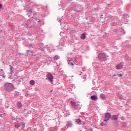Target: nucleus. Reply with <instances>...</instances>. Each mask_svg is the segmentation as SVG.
<instances>
[{
  "instance_id": "f704fd0d",
  "label": "nucleus",
  "mask_w": 131,
  "mask_h": 131,
  "mask_svg": "<svg viewBox=\"0 0 131 131\" xmlns=\"http://www.w3.org/2000/svg\"><path fill=\"white\" fill-rule=\"evenodd\" d=\"M1 117L3 118V115H0Z\"/></svg>"
},
{
  "instance_id": "5701e85b",
  "label": "nucleus",
  "mask_w": 131,
  "mask_h": 131,
  "mask_svg": "<svg viewBox=\"0 0 131 131\" xmlns=\"http://www.w3.org/2000/svg\"><path fill=\"white\" fill-rule=\"evenodd\" d=\"M67 60L69 62V61H71L72 60V58H70V57H68Z\"/></svg>"
},
{
  "instance_id": "2f4dec72",
  "label": "nucleus",
  "mask_w": 131,
  "mask_h": 131,
  "mask_svg": "<svg viewBox=\"0 0 131 131\" xmlns=\"http://www.w3.org/2000/svg\"><path fill=\"white\" fill-rule=\"evenodd\" d=\"M123 34H125V31H123Z\"/></svg>"
},
{
  "instance_id": "aec40b11",
  "label": "nucleus",
  "mask_w": 131,
  "mask_h": 131,
  "mask_svg": "<svg viewBox=\"0 0 131 131\" xmlns=\"http://www.w3.org/2000/svg\"><path fill=\"white\" fill-rule=\"evenodd\" d=\"M69 64L70 65H72V66H73V65H74V64L73 63V60H72L71 61H69Z\"/></svg>"
},
{
  "instance_id": "a211bd4d",
  "label": "nucleus",
  "mask_w": 131,
  "mask_h": 131,
  "mask_svg": "<svg viewBox=\"0 0 131 131\" xmlns=\"http://www.w3.org/2000/svg\"><path fill=\"white\" fill-rule=\"evenodd\" d=\"M5 74V72H4L3 69H0V76H2V75H4Z\"/></svg>"
},
{
  "instance_id": "1a4fd4ad",
  "label": "nucleus",
  "mask_w": 131,
  "mask_h": 131,
  "mask_svg": "<svg viewBox=\"0 0 131 131\" xmlns=\"http://www.w3.org/2000/svg\"><path fill=\"white\" fill-rule=\"evenodd\" d=\"M16 106L18 109H20L22 107V103L21 102H18L16 104Z\"/></svg>"
},
{
  "instance_id": "cd10ccee",
  "label": "nucleus",
  "mask_w": 131,
  "mask_h": 131,
  "mask_svg": "<svg viewBox=\"0 0 131 131\" xmlns=\"http://www.w3.org/2000/svg\"><path fill=\"white\" fill-rule=\"evenodd\" d=\"M2 77H3V78H5L6 77V75H5V74H4L3 75H2Z\"/></svg>"
},
{
  "instance_id": "f03ea898",
  "label": "nucleus",
  "mask_w": 131,
  "mask_h": 131,
  "mask_svg": "<svg viewBox=\"0 0 131 131\" xmlns=\"http://www.w3.org/2000/svg\"><path fill=\"white\" fill-rule=\"evenodd\" d=\"M111 118V114L109 113H106L105 116L102 118V119L104 122H108V120Z\"/></svg>"
},
{
  "instance_id": "20e7f679",
  "label": "nucleus",
  "mask_w": 131,
  "mask_h": 131,
  "mask_svg": "<svg viewBox=\"0 0 131 131\" xmlns=\"http://www.w3.org/2000/svg\"><path fill=\"white\" fill-rule=\"evenodd\" d=\"M46 79H48L50 81V82H52L53 83V80L54 79V76H53V75H52L51 73H48L46 75Z\"/></svg>"
},
{
  "instance_id": "4be33fe9",
  "label": "nucleus",
  "mask_w": 131,
  "mask_h": 131,
  "mask_svg": "<svg viewBox=\"0 0 131 131\" xmlns=\"http://www.w3.org/2000/svg\"><path fill=\"white\" fill-rule=\"evenodd\" d=\"M28 12V14H31L32 13V9H30L29 11H27Z\"/></svg>"
},
{
  "instance_id": "c9c22d12",
  "label": "nucleus",
  "mask_w": 131,
  "mask_h": 131,
  "mask_svg": "<svg viewBox=\"0 0 131 131\" xmlns=\"http://www.w3.org/2000/svg\"><path fill=\"white\" fill-rule=\"evenodd\" d=\"M59 22L60 23H61V20H59Z\"/></svg>"
},
{
  "instance_id": "9d476101",
  "label": "nucleus",
  "mask_w": 131,
  "mask_h": 131,
  "mask_svg": "<svg viewBox=\"0 0 131 131\" xmlns=\"http://www.w3.org/2000/svg\"><path fill=\"white\" fill-rule=\"evenodd\" d=\"M123 67V65L122 64V63H119L117 66V69H121V68H122Z\"/></svg>"
},
{
  "instance_id": "72a5a7b5",
  "label": "nucleus",
  "mask_w": 131,
  "mask_h": 131,
  "mask_svg": "<svg viewBox=\"0 0 131 131\" xmlns=\"http://www.w3.org/2000/svg\"><path fill=\"white\" fill-rule=\"evenodd\" d=\"M87 131H93L92 129H89Z\"/></svg>"
},
{
  "instance_id": "ddd939ff",
  "label": "nucleus",
  "mask_w": 131,
  "mask_h": 131,
  "mask_svg": "<svg viewBox=\"0 0 131 131\" xmlns=\"http://www.w3.org/2000/svg\"><path fill=\"white\" fill-rule=\"evenodd\" d=\"M91 100H98V97L96 95H93L91 96Z\"/></svg>"
},
{
  "instance_id": "39448f33",
  "label": "nucleus",
  "mask_w": 131,
  "mask_h": 131,
  "mask_svg": "<svg viewBox=\"0 0 131 131\" xmlns=\"http://www.w3.org/2000/svg\"><path fill=\"white\" fill-rule=\"evenodd\" d=\"M71 105L74 109H75L76 110L78 108V107H77L78 106V104H77V103H76L75 102H72V101H71Z\"/></svg>"
},
{
  "instance_id": "4468645a",
  "label": "nucleus",
  "mask_w": 131,
  "mask_h": 131,
  "mask_svg": "<svg viewBox=\"0 0 131 131\" xmlns=\"http://www.w3.org/2000/svg\"><path fill=\"white\" fill-rule=\"evenodd\" d=\"M101 98L102 99V100H105L106 99V95L104 94H102L100 95Z\"/></svg>"
},
{
  "instance_id": "0eeeda50",
  "label": "nucleus",
  "mask_w": 131,
  "mask_h": 131,
  "mask_svg": "<svg viewBox=\"0 0 131 131\" xmlns=\"http://www.w3.org/2000/svg\"><path fill=\"white\" fill-rule=\"evenodd\" d=\"M119 115H113L112 117H111V119L112 120H118V118H119Z\"/></svg>"
},
{
  "instance_id": "f257e3e1",
  "label": "nucleus",
  "mask_w": 131,
  "mask_h": 131,
  "mask_svg": "<svg viewBox=\"0 0 131 131\" xmlns=\"http://www.w3.org/2000/svg\"><path fill=\"white\" fill-rule=\"evenodd\" d=\"M4 86L7 92H12L14 91V85L11 83H5Z\"/></svg>"
},
{
  "instance_id": "c85d7f7f",
  "label": "nucleus",
  "mask_w": 131,
  "mask_h": 131,
  "mask_svg": "<svg viewBox=\"0 0 131 131\" xmlns=\"http://www.w3.org/2000/svg\"><path fill=\"white\" fill-rule=\"evenodd\" d=\"M25 127V123L23 124V128H24Z\"/></svg>"
},
{
  "instance_id": "7ed1b4c3",
  "label": "nucleus",
  "mask_w": 131,
  "mask_h": 131,
  "mask_svg": "<svg viewBox=\"0 0 131 131\" xmlns=\"http://www.w3.org/2000/svg\"><path fill=\"white\" fill-rule=\"evenodd\" d=\"M98 59L99 60H105L107 59V56L104 53H101L98 54Z\"/></svg>"
},
{
  "instance_id": "bb28decb",
  "label": "nucleus",
  "mask_w": 131,
  "mask_h": 131,
  "mask_svg": "<svg viewBox=\"0 0 131 131\" xmlns=\"http://www.w3.org/2000/svg\"><path fill=\"white\" fill-rule=\"evenodd\" d=\"M39 50H40L41 51H42V50H43V48H42V47H40Z\"/></svg>"
},
{
  "instance_id": "f8f14e48",
  "label": "nucleus",
  "mask_w": 131,
  "mask_h": 131,
  "mask_svg": "<svg viewBox=\"0 0 131 131\" xmlns=\"http://www.w3.org/2000/svg\"><path fill=\"white\" fill-rule=\"evenodd\" d=\"M119 99H120V100H122V99H123V96H122V95L119 94V93H117V94Z\"/></svg>"
},
{
  "instance_id": "6ab92c4d",
  "label": "nucleus",
  "mask_w": 131,
  "mask_h": 131,
  "mask_svg": "<svg viewBox=\"0 0 131 131\" xmlns=\"http://www.w3.org/2000/svg\"><path fill=\"white\" fill-rule=\"evenodd\" d=\"M81 39H85V34H83L81 36Z\"/></svg>"
},
{
  "instance_id": "dca6fc26",
  "label": "nucleus",
  "mask_w": 131,
  "mask_h": 131,
  "mask_svg": "<svg viewBox=\"0 0 131 131\" xmlns=\"http://www.w3.org/2000/svg\"><path fill=\"white\" fill-rule=\"evenodd\" d=\"M10 66V74H13L14 73V72H13V67L12 66Z\"/></svg>"
},
{
  "instance_id": "412c9836",
  "label": "nucleus",
  "mask_w": 131,
  "mask_h": 131,
  "mask_svg": "<svg viewBox=\"0 0 131 131\" xmlns=\"http://www.w3.org/2000/svg\"><path fill=\"white\" fill-rule=\"evenodd\" d=\"M59 59H60V57L58 55L54 57V60H59Z\"/></svg>"
},
{
  "instance_id": "f3484780",
  "label": "nucleus",
  "mask_w": 131,
  "mask_h": 131,
  "mask_svg": "<svg viewBox=\"0 0 131 131\" xmlns=\"http://www.w3.org/2000/svg\"><path fill=\"white\" fill-rule=\"evenodd\" d=\"M21 126V123H17L15 124V127L16 128H18V127H20Z\"/></svg>"
},
{
  "instance_id": "c756f323",
  "label": "nucleus",
  "mask_w": 131,
  "mask_h": 131,
  "mask_svg": "<svg viewBox=\"0 0 131 131\" xmlns=\"http://www.w3.org/2000/svg\"><path fill=\"white\" fill-rule=\"evenodd\" d=\"M31 47H32V45L31 44H30L29 45V48H31Z\"/></svg>"
},
{
  "instance_id": "473e14b6",
  "label": "nucleus",
  "mask_w": 131,
  "mask_h": 131,
  "mask_svg": "<svg viewBox=\"0 0 131 131\" xmlns=\"http://www.w3.org/2000/svg\"><path fill=\"white\" fill-rule=\"evenodd\" d=\"M32 56H34V57H35V54H32Z\"/></svg>"
},
{
  "instance_id": "b1692460",
  "label": "nucleus",
  "mask_w": 131,
  "mask_h": 131,
  "mask_svg": "<svg viewBox=\"0 0 131 131\" xmlns=\"http://www.w3.org/2000/svg\"><path fill=\"white\" fill-rule=\"evenodd\" d=\"M117 76L118 77H121L122 76V75L121 74H118Z\"/></svg>"
},
{
  "instance_id": "423d86ee",
  "label": "nucleus",
  "mask_w": 131,
  "mask_h": 131,
  "mask_svg": "<svg viewBox=\"0 0 131 131\" xmlns=\"http://www.w3.org/2000/svg\"><path fill=\"white\" fill-rule=\"evenodd\" d=\"M76 122H77V124L80 125V124H85V122H83L79 119H76Z\"/></svg>"
},
{
  "instance_id": "9b49d317",
  "label": "nucleus",
  "mask_w": 131,
  "mask_h": 131,
  "mask_svg": "<svg viewBox=\"0 0 131 131\" xmlns=\"http://www.w3.org/2000/svg\"><path fill=\"white\" fill-rule=\"evenodd\" d=\"M26 52H27V55H31V54H33V51L32 50H27Z\"/></svg>"
},
{
  "instance_id": "393cba45",
  "label": "nucleus",
  "mask_w": 131,
  "mask_h": 131,
  "mask_svg": "<svg viewBox=\"0 0 131 131\" xmlns=\"http://www.w3.org/2000/svg\"><path fill=\"white\" fill-rule=\"evenodd\" d=\"M100 125H101V126H104V125H105V124H104V123H101L100 124Z\"/></svg>"
},
{
  "instance_id": "a878e982",
  "label": "nucleus",
  "mask_w": 131,
  "mask_h": 131,
  "mask_svg": "<svg viewBox=\"0 0 131 131\" xmlns=\"http://www.w3.org/2000/svg\"><path fill=\"white\" fill-rule=\"evenodd\" d=\"M52 60H50V62H49V61H47L48 64H51V63H52Z\"/></svg>"
},
{
  "instance_id": "6e6552de",
  "label": "nucleus",
  "mask_w": 131,
  "mask_h": 131,
  "mask_svg": "<svg viewBox=\"0 0 131 131\" xmlns=\"http://www.w3.org/2000/svg\"><path fill=\"white\" fill-rule=\"evenodd\" d=\"M72 125H73L72 122H71V121H68L67 122L66 126H67L68 128V127H71V126H72Z\"/></svg>"
},
{
  "instance_id": "7c9ffc66",
  "label": "nucleus",
  "mask_w": 131,
  "mask_h": 131,
  "mask_svg": "<svg viewBox=\"0 0 131 131\" xmlns=\"http://www.w3.org/2000/svg\"><path fill=\"white\" fill-rule=\"evenodd\" d=\"M3 8V5L2 4H0V9H2Z\"/></svg>"
},
{
  "instance_id": "2eb2a0df",
  "label": "nucleus",
  "mask_w": 131,
  "mask_h": 131,
  "mask_svg": "<svg viewBox=\"0 0 131 131\" xmlns=\"http://www.w3.org/2000/svg\"><path fill=\"white\" fill-rule=\"evenodd\" d=\"M30 84L31 85H34L35 84V81L34 80H31L30 81Z\"/></svg>"
}]
</instances>
